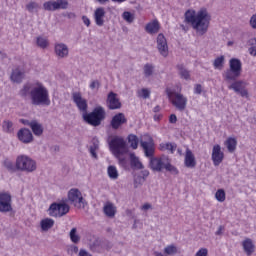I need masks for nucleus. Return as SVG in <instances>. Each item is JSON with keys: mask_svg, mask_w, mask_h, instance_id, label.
<instances>
[{"mask_svg": "<svg viewBox=\"0 0 256 256\" xmlns=\"http://www.w3.org/2000/svg\"><path fill=\"white\" fill-rule=\"evenodd\" d=\"M72 100L78 110L84 113L83 119L88 125H92V127L101 125V122L105 119V109L103 107H96L92 112L87 113L89 105L87 104V99L81 95V92L72 93Z\"/></svg>", "mask_w": 256, "mask_h": 256, "instance_id": "nucleus-1", "label": "nucleus"}, {"mask_svg": "<svg viewBox=\"0 0 256 256\" xmlns=\"http://www.w3.org/2000/svg\"><path fill=\"white\" fill-rule=\"evenodd\" d=\"M184 23L191 25L201 35H205L209 29V23H211V15L205 8H201L198 12L188 9L184 14Z\"/></svg>", "mask_w": 256, "mask_h": 256, "instance_id": "nucleus-2", "label": "nucleus"}, {"mask_svg": "<svg viewBox=\"0 0 256 256\" xmlns=\"http://www.w3.org/2000/svg\"><path fill=\"white\" fill-rule=\"evenodd\" d=\"M20 95L22 97H27V95H30L31 103L35 106L51 105L49 90H47V88L41 82H37L33 85L25 84L23 89L20 90Z\"/></svg>", "mask_w": 256, "mask_h": 256, "instance_id": "nucleus-3", "label": "nucleus"}, {"mask_svg": "<svg viewBox=\"0 0 256 256\" xmlns=\"http://www.w3.org/2000/svg\"><path fill=\"white\" fill-rule=\"evenodd\" d=\"M140 145L145 156L150 158V169L161 173V171L165 169L167 158H165V156L153 157L155 155V142L153 141V138L149 137L147 141H141Z\"/></svg>", "mask_w": 256, "mask_h": 256, "instance_id": "nucleus-4", "label": "nucleus"}, {"mask_svg": "<svg viewBox=\"0 0 256 256\" xmlns=\"http://www.w3.org/2000/svg\"><path fill=\"white\" fill-rule=\"evenodd\" d=\"M166 95L170 103L178 109V111H185L187 108V97L183 94L173 92L170 88L166 89Z\"/></svg>", "mask_w": 256, "mask_h": 256, "instance_id": "nucleus-5", "label": "nucleus"}, {"mask_svg": "<svg viewBox=\"0 0 256 256\" xmlns=\"http://www.w3.org/2000/svg\"><path fill=\"white\" fill-rule=\"evenodd\" d=\"M16 169L18 171H26L27 173H33L37 169V163L29 156L20 155L16 159Z\"/></svg>", "mask_w": 256, "mask_h": 256, "instance_id": "nucleus-6", "label": "nucleus"}, {"mask_svg": "<svg viewBox=\"0 0 256 256\" xmlns=\"http://www.w3.org/2000/svg\"><path fill=\"white\" fill-rule=\"evenodd\" d=\"M109 147L113 155H115L116 157L127 153V142H125V139H123V137L114 136L109 142Z\"/></svg>", "mask_w": 256, "mask_h": 256, "instance_id": "nucleus-7", "label": "nucleus"}, {"mask_svg": "<svg viewBox=\"0 0 256 256\" xmlns=\"http://www.w3.org/2000/svg\"><path fill=\"white\" fill-rule=\"evenodd\" d=\"M68 200L74 207L77 209H84L85 208V199L83 198V194L79 189L72 188L68 192Z\"/></svg>", "mask_w": 256, "mask_h": 256, "instance_id": "nucleus-8", "label": "nucleus"}, {"mask_svg": "<svg viewBox=\"0 0 256 256\" xmlns=\"http://www.w3.org/2000/svg\"><path fill=\"white\" fill-rule=\"evenodd\" d=\"M50 217H63L69 213V205L66 203H52L48 209Z\"/></svg>", "mask_w": 256, "mask_h": 256, "instance_id": "nucleus-9", "label": "nucleus"}, {"mask_svg": "<svg viewBox=\"0 0 256 256\" xmlns=\"http://www.w3.org/2000/svg\"><path fill=\"white\" fill-rule=\"evenodd\" d=\"M228 89L234 91V93H238V95H241L246 99H249V91L247 90V82L245 81L236 80L228 86Z\"/></svg>", "mask_w": 256, "mask_h": 256, "instance_id": "nucleus-10", "label": "nucleus"}, {"mask_svg": "<svg viewBox=\"0 0 256 256\" xmlns=\"http://www.w3.org/2000/svg\"><path fill=\"white\" fill-rule=\"evenodd\" d=\"M12 199L11 194L6 192L0 193V213H10L13 211V206L11 205Z\"/></svg>", "mask_w": 256, "mask_h": 256, "instance_id": "nucleus-11", "label": "nucleus"}, {"mask_svg": "<svg viewBox=\"0 0 256 256\" xmlns=\"http://www.w3.org/2000/svg\"><path fill=\"white\" fill-rule=\"evenodd\" d=\"M69 3L67 0H50L43 4L44 11H57V9H67Z\"/></svg>", "mask_w": 256, "mask_h": 256, "instance_id": "nucleus-12", "label": "nucleus"}, {"mask_svg": "<svg viewBox=\"0 0 256 256\" xmlns=\"http://www.w3.org/2000/svg\"><path fill=\"white\" fill-rule=\"evenodd\" d=\"M211 159L214 167H219V165L223 163V159H225V153L221 151V145L215 144L213 146Z\"/></svg>", "mask_w": 256, "mask_h": 256, "instance_id": "nucleus-13", "label": "nucleus"}, {"mask_svg": "<svg viewBox=\"0 0 256 256\" xmlns=\"http://www.w3.org/2000/svg\"><path fill=\"white\" fill-rule=\"evenodd\" d=\"M241 65H230V68L224 73L225 81H236L241 76Z\"/></svg>", "mask_w": 256, "mask_h": 256, "instance_id": "nucleus-14", "label": "nucleus"}, {"mask_svg": "<svg viewBox=\"0 0 256 256\" xmlns=\"http://www.w3.org/2000/svg\"><path fill=\"white\" fill-rule=\"evenodd\" d=\"M106 104L108 109H110L111 111L121 109L122 107L121 100H119V97H117V93L115 92H109Z\"/></svg>", "mask_w": 256, "mask_h": 256, "instance_id": "nucleus-15", "label": "nucleus"}, {"mask_svg": "<svg viewBox=\"0 0 256 256\" xmlns=\"http://www.w3.org/2000/svg\"><path fill=\"white\" fill-rule=\"evenodd\" d=\"M157 49L163 57H167L169 55V46L167 45V39L165 35L158 34L157 36Z\"/></svg>", "mask_w": 256, "mask_h": 256, "instance_id": "nucleus-16", "label": "nucleus"}, {"mask_svg": "<svg viewBox=\"0 0 256 256\" xmlns=\"http://www.w3.org/2000/svg\"><path fill=\"white\" fill-rule=\"evenodd\" d=\"M105 15L107 12L103 7H98L94 11V21L98 27H103L105 25Z\"/></svg>", "mask_w": 256, "mask_h": 256, "instance_id": "nucleus-17", "label": "nucleus"}, {"mask_svg": "<svg viewBox=\"0 0 256 256\" xmlns=\"http://www.w3.org/2000/svg\"><path fill=\"white\" fill-rule=\"evenodd\" d=\"M127 123V117L123 113H117L113 116L111 120V127L112 129H119L121 125H125Z\"/></svg>", "mask_w": 256, "mask_h": 256, "instance_id": "nucleus-18", "label": "nucleus"}, {"mask_svg": "<svg viewBox=\"0 0 256 256\" xmlns=\"http://www.w3.org/2000/svg\"><path fill=\"white\" fill-rule=\"evenodd\" d=\"M18 139L22 143H31L33 141V133L27 128H22L18 131Z\"/></svg>", "mask_w": 256, "mask_h": 256, "instance_id": "nucleus-19", "label": "nucleus"}, {"mask_svg": "<svg viewBox=\"0 0 256 256\" xmlns=\"http://www.w3.org/2000/svg\"><path fill=\"white\" fill-rule=\"evenodd\" d=\"M184 165L185 167H188V169H193L197 165V161L195 160V155L189 148L186 149Z\"/></svg>", "mask_w": 256, "mask_h": 256, "instance_id": "nucleus-20", "label": "nucleus"}, {"mask_svg": "<svg viewBox=\"0 0 256 256\" xmlns=\"http://www.w3.org/2000/svg\"><path fill=\"white\" fill-rule=\"evenodd\" d=\"M54 51H55L57 57H60L61 59H63L64 57H67V55H69V48L64 43L55 44Z\"/></svg>", "mask_w": 256, "mask_h": 256, "instance_id": "nucleus-21", "label": "nucleus"}, {"mask_svg": "<svg viewBox=\"0 0 256 256\" xmlns=\"http://www.w3.org/2000/svg\"><path fill=\"white\" fill-rule=\"evenodd\" d=\"M159 29H161V25L157 20H153L145 26V31L148 32L149 35H155L156 33H159Z\"/></svg>", "mask_w": 256, "mask_h": 256, "instance_id": "nucleus-22", "label": "nucleus"}, {"mask_svg": "<svg viewBox=\"0 0 256 256\" xmlns=\"http://www.w3.org/2000/svg\"><path fill=\"white\" fill-rule=\"evenodd\" d=\"M10 79L13 81V83H21V81L25 79V71L21 70L20 68H16L12 71Z\"/></svg>", "mask_w": 256, "mask_h": 256, "instance_id": "nucleus-23", "label": "nucleus"}, {"mask_svg": "<svg viewBox=\"0 0 256 256\" xmlns=\"http://www.w3.org/2000/svg\"><path fill=\"white\" fill-rule=\"evenodd\" d=\"M242 246L246 255L251 256L255 253V244H253V240H251V238H246L242 242Z\"/></svg>", "mask_w": 256, "mask_h": 256, "instance_id": "nucleus-24", "label": "nucleus"}, {"mask_svg": "<svg viewBox=\"0 0 256 256\" xmlns=\"http://www.w3.org/2000/svg\"><path fill=\"white\" fill-rule=\"evenodd\" d=\"M103 212L106 215V217L113 218L117 214V207H115V205H113V203L107 202L104 205Z\"/></svg>", "mask_w": 256, "mask_h": 256, "instance_id": "nucleus-25", "label": "nucleus"}, {"mask_svg": "<svg viewBox=\"0 0 256 256\" xmlns=\"http://www.w3.org/2000/svg\"><path fill=\"white\" fill-rule=\"evenodd\" d=\"M225 147L229 153H235L237 149V138L228 137L224 142Z\"/></svg>", "mask_w": 256, "mask_h": 256, "instance_id": "nucleus-26", "label": "nucleus"}, {"mask_svg": "<svg viewBox=\"0 0 256 256\" xmlns=\"http://www.w3.org/2000/svg\"><path fill=\"white\" fill-rule=\"evenodd\" d=\"M30 129H32V132L37 137H40V135H43V126L35 120L31 121Z\"/></svg>", "mask_w": 256, "mask_h": 256, "instance_id": "nucleus-27", "label": "nucleus"}, {"mask_svg": "<svg viewBox=\"0 0 256 256\" xmlns=\"http://www.w3.org/2000/svg\"><path fill=\"white\" fill-rule=\"evenodd\" d=\"M159 150L160 151H169L170 153H175V151L177 150V144L171 143V142L161 143L159 145Z\"/></svg>", "mask_w": 256, "mask_h": 256, "instance_id": "nucleus-28", "label": "nucleus"}, {"mask_svg": "<svg viewBox=\"0 0 256 256\" xmlns=\"http://www.w3.org/2000/svg\"><path fill=\"white\" fill-rule=\"evenodd\" d=\"M130 165L132 169H143V163L139 160V158L135 154H130Z\"/></svg>", "mask_w": 256, "mask_h": 256, "instance_id": "nucleus-29", "label": "nucleus"}, {"mask_svg": "<svg viewBox=\"0 0 256 256\" xmlns=\"http://www.w3.org/2000/svg\"><path fill=\"white\" fill-rule=\"evenodd\" d=\"M55 225V221L51 218H45L41 220L40 226L42 231H49Z\"/></svg>", "mask_w": 256, "mask_h": 256, "instance_id": "nucleus-30", "label": "nucleus"}, {"mask_svg": "<svg viewBox=\"0 0 256 256\" xmlns=\"http://www.w3.org/2000/svg\"><path fill=\"white\" fill-rule=\"evenodd\" d=\"M127 141L131 147V149H137L139 147V137L135 134H129L127 136Z\"/></svg>", "mask_w": 256, "mask_h": 256, "instance_id": "nucleus-31", "label": "nucleus"}, {"mask_svg": "<svg viewBox=\"0 0 256 256\" xmlns=\"http://www.w3.org/2000/svg\"><path fill=\"white\" fill-rule=\"evenodd\" d=\"M36 44L38 47H40V49H47L49 47V39L38 36L36 38Z\"/></svg>", "mask_w": 256, "mask_h": 256, "instance_id": "nucleus-32", "label": "nucleus"}, {"mask_svg": "<svg viewBox=\"0 0 256 256\" xmlns=\"http://www.w3.org/2000/svg\"><path fill=\"white\" fill-rule=\"evenodd\" d=\"M107 173L110 179H119V171H117V167L113 165L108 166Z\"/></svg>", "mask_w": 256, "mask_h": 256, "instance_id": "nucleus-33", "label": "nucleus"}, {"mask_svg": "<svg viewBox=\"0 0 256 256\" xmlns=\"http://www.w3.org/2000/svg\"><path fill=\"white\" fill-rule=\"evenodd\" d=\"M165 255H176L178 253L177 246L174 244L168 245L164 248Z\"/></svg>", "mask_w": 256, "mask_h": 256, "instance_id": "nucleus-34", "label": "nucleus"}, {"mask_svg": "<svg viewBox=\"0 0 256 256\" xmlns=\"http://www.w3.org/2000/svg\"><path fill=\"white\" fill-rule=\"evenodd\" d=\"M215 199H216V201H219V203H224V201L226 199L225 190L218 189L215 193Z\"/></svg>", "mask_w": 256, "mask_h": 256, "instance_id": "nucleus-35", "label": "nucleus"}, {"mask_svg": "<svg viewBox=\"0 0 256 256\" xmlns=\"http://www.w3.org/2000/svg\"><path fill=\"white\" fill-rule=\"evenodd\" d=\"M2 129L6 133H13V122L5 120L2 124Z\"/></svg>", "mask_w": 256, "mask_h": 256, "instance_id": "nucleus-36", "label": "nucleus"}, {"mask_svg": "<svg viewBox=\"0 0 256 256\" xmlns=\"http://www.w3.org/2000/svg\"><path fill=\"white\" fill-rule=\"evenodd\" d=\"M26 9H27V11H29V13H33V11H37V9H39V4L37 2L30 1L26 5Z\"/></svg>", "mask_w": 256, "mask_h": 256, "instance_id": "nucleus-37", "label": "nucleus"}, {"mask_svg": "<svg viewBox=\"0 0 256 256\" xmlns=\"http://www.w3.org/2000/svg\"><path fill=\"white\" fill-rule=\"evenodd\" d=\"M164 169H166V171H169L170 173H174L175 175L179 174V170H177V168H175V166H173L169 162L164 163Z\"/></svg>", "mask_w": 256, "mask_h": 256, "instance_id": "nucleus-38", "label": "nucleus"}, {"mask_svg": "<svg viewBox=\"0 0 256 256\" xmlns=\"http://www.w3.org/2000/svg\"><path fill=\"white\" fill-rule=\"evenodd\" d=\"M70 239L72 243H79V235H77V228H72L70 231Z\"/></svg>", "mask_w": 256, "mask_h": 256, "instance_id": "nucleus-39", "label": "nucleus"}, {"mask_svg": "<svg viewBox=\"0 0 256 256\" xmlns=\"http://www.w3.org/2000/svg\"><path fill=\"white\" fill-rule=\"evenodd\" d=\"M122 17H123L124 21H127V23H133V21H135V16H133V14L131 12L125 11L122 14Z\"/></svg>", "mask_w": 256, "mask_h": 256, "instance_id": "nucleus-40", "label": "nucleus"}, {"mask_svg": "<svg viewBox=\"0 0 256 256\" xmlns=\"http://www.w3.org/2000/svg\"><path fill=\"white\" fill-rule=\"evenodd\" d=\"M4 167H6V169H8V171H11L12 173L17 171V166H15L13 162H11V160L6 159L4 161Z\"/></svg>", "mask_w": 256, "mask_h": 256, "instance_id": "nucleus-41", "label": "nucleus"}, {"mask_svg": "<svg viewBox=\"0 0 256 256\" xmlns=\"http://www.w3.org/2000/svg\"><path fill=\"white\" fill-rule=\"evenodd\" d=\"M144 75L145 77H151L153 75V66L146 65L144 67Z\"/></svg>", "mask_w": 256, "mask_h": 256, "instance_id": "nucleus-42", "label": "nucleus"}, {"mask_svg": "<svg viewBox=\"0 0 256 256\" xmlns=\"http://www.w3.org/2000/svg\"><path fill=\"white\" fill-rule=\"evenodd\" d=\"M208 255H209V250H207V248H201L195 254V256H208Z\"/></svg>", "mask_w": 256, "mask_h": 256, "instance_id": "nucleus-43", "label": "nucleus"}, {"mask_svg": "<svg viewBox=\"0 0 256 256\" xmlns=\"http://www.w3.org/2000/svg\"><path fill=\"white\" fill-rule=\"evenodd\" d=\"M116 158L119 161V166L120 167H124V169L127 168V158H123V157H121V155L119 157H116Z\"/></svg>", "mask_w": 256, "mask_h": 256, "instance_id": "nucleus-44", "label": "nucleus"}, {"mask_svg": "<svg viewBox=\"0 0 256 256\" xmlns=\"http://www.w3.org/2000/svg\"><path fill=\"white\" fill-rule=\"evenodd\" d=\"M194 93L195 95H201V93H203V86L201 84H196L194 86Z\"/></svg>", "mask_w": 256, "mask_h": 256, "instance_id": "nucleus-45", "label": "nucleus"}, {"mask_svg": "<svg viewBox=\"0 0 256 256\" xmlns=\"http://www.w3.org/2000/svg\"><path fill=\"white\" fill-rule=\"evenodd\" d=\"M150 95L151 92L148 89L143 88L141 90V97H143V99H149Z\"/></svg>", "mask_w": 256, "mask_h": 256, "instance_id": "nucleus-46", "label": "nucleus"}, {"mask_svg": "<svg viewBox=\"0 0 256 256\" xmlns=\"http://www.w3.org/2000/svg\"><path fill=\"white\" fill-rule=\"evenodd\" d=\"M223 63H225V56L217 57L214 60V65H223Z\"/></svg>", "mask_w": 256, "mask_h": 256, "instance_id": "nucleus-47", "label": "nucleus"}, {"mask_svg": "<svg viewBox=\"0 0 256 256\" xmlns=\"http://www.w3.org/2000/svg\"><path fill=\"white\" fill-rule=\"evenodd\" d=\"M180 75H181L182 79H190V77H191V74H189V71H187V70H181Z\"/></svg>", "mask_w": 256, "mask_h": 256, "instance_id": "nucleus-48", "label": "nucleus"}, {"mask_svg": "<svg viewBox=\"0 0 256 256\" xmlns=\"http://www.w3.org/2000/svg\"><path fill=\"white\" fill-rule=\"evenodd\" d=\"M100 85H101V84L99 83L98 80H94V81H92L91 84H90V89H99Z\"/></svg>", "mask_w": 256, "mask_h": 256, "instance_id": "nucleus-49", "label": "nucleus"}, {"mask_svg": "<svg viewBox=\"0 0 256 256\" xmlns=\"http://www.w3.org/2000/svg\"><path fill=\"white\" fill-rule=\"evenodd\" d=\"M250 26L252 29H256V14L252 15L250 18Z\"/></svg>", "mask_w": 256, "mask_h": 256, "instance_id": "nucleus-50", "label": "nucleus"}, {"mask_svg": "<svg viewBox=\"0 0 256 256\" xmlns=\"http://www.w3.org/2000/svg\"><path fill=\"white\" fill-rule=\"evenodd\" d=\"M82 21H83L84 25H86V27H90V25H91V20L89 19V17H87V16H82Z\"/></svg>", "mask_w": 256, "mask_h": 256, "instance_id": "nucleus-51", "label": "nucleus"}, {"mask_svg": "<svg viewBox=\"0 0 256 256\" xmlns=\"http://www.w3.org/2000/svg\"><path fill=\"white\" fill-rule=\"evenodd\" d=\"M169 123L175 125V123H177V115L171 114V115L169 116Z\"/></svg>", "mask_w": 256, "mask_h": 256, "instance_id": "nucleus-52", "label": "nucleus"}, {"mask_svg": "<svg viewBox=\"0 0 256 256\" xmlns=\"http://www.w3.org/2000/svg\"><path fill=\"white\" fill-rule=\"evenodd\" d=\"M97 148L94 146H91L90 147V153H91V155H92V157H94V159H97Z\"/></svg>", "mask_w": 256, "mask_h": 256, "instance_id": "nucleus-53", "label": "nucleus"}, {"mask_svg": "<svg viewBox=\"0 0 256 256\" xmlns=\"http://www.w3.org/2000/svg\"><path fill=\"white\" fill-rule=\"evenodd\" d=\"M229 65H241V60L237 59V58H232L230 60Z\"/></svg>", "mask_w": 256, "mask_h": 256, "instance_id": "nucleus-54", "label": "nucleus"}, {"mask_svg": "<svg viewBox=\"0 0 256 256\" xmlns=\"http://www.w3.org/2000/svg\"><path fill=\"white\" fill-rule=\"evenodd\" d=\"M249 53H250V55H253V57H256V46L251 47L249 49Z\"/></svg>", "mask_w": 256, "mask_h": 256, "instance_id": "nucleus-55", "label": "nucleus"}, {"mask_svg": "<svg viewBox=\"0 0 256 256\" xmlns=\"http://www.w3.org/2000/svg\"><path fill=\"white\" fill-rule=\"evenodd\" d=\"M20 123H22V125H27L28 127H31V122H29V120L20 119Z\"/></svg>", "mask_w": 256, "mask_h": 256, "instance_id": "nucleus-56", "label": "nucleus"}, {"mask_svg": "<svg viewBox=\"0 0 256 256\" xmlns=\"http://www.w3.org/2000/svg\"><path fill=\"white\" fill-rule=\"evenodd\" d=\"M163 119V115L162 114H155L154 115V121H161Z\"/></svg>", "mask_w": 256, "mask_h": 256, "instance_id": "nucleus-57", "label": "nucleus"}, {"mask_svg": "<svg viewBox=\"0 0 256 256\" xmlns=\"http://www.w3.org/2000/svg\"><path fill=\"white\" fill-rule=\"evenodd\" d=\"M79 256H91V254H89V252H87L86 250H80Z\"/></svg>", "mask_w": 256, "mask_h": 256, "instance_id": "nucleus-58", "label": "nucleus"}, {"mask_svg": "<svg viewBox=\"0 0 256 256\" xmlns=\"http://www.w3.org/2000/svg\"><path fill=\"white\" fill-rule=\"evenodd\" d=\"M224 229H225V227L219 226L218 230L216 231V235H222Z\"/></svg>", "mask_w": 256, "mask_h": 256, "instance_id": "nucleus-59", "label": "nucleus"}, {"mask_svg": "<svg viewBox=\"0 0 256 256\" xmlns=\"http://www.w3.org/2000/svg\"><path fill=\"white\" fill-rule=\"evenodd\" d=\"M148 209H151V204L146 203V204H144V205L142 206V210H143V211H147Z\"/></svg>", "mask_w": 256, "mask_h": 256, "instance_id": "nucleus-60", "label": "nucleus"}, {"mask_svg": "<svg viewBox=\"0 0 256 256\" xmlns=\"http://www.w3.org/2000/svg\"><path fill=\"white\" fill-rule=\"evenodd\" d=\"M248 44H249V45H256V38H251V39L248 41Z\"/></svg>", "mask_w": 256, "mask_h": 256, "instance_id": "nucleus-61", "label": "nucleus"}, {"mask_svg": "<svg viewBox=\"0 0 256 256\" xmlns=\"http://www.w3.org/2000/svg\"><path fill=\"white\" fill-rule=\"evenodd\" d=\"M153 111H154V113H159V111H161V106H159V105L155 106Z\"/></svg>", "mask_w": 256, "mask_h": 256, "instance_id": "nucleus-62", "label": "nucleus"}, {"mask_svg": "<svg viewBox=\"0 0 256 256\" xmlns=\"http://www.w3.org/2000/svg\"><path fill=\"white\" fill-rule=\"evenodd\" d=\"M100 5H104V3H107L109 0H97Z\"/></svg>", "mask_w": 256, "mask_h": 256, "instance_id": "nucleus-63", "label": "nucleus"}, {"mask_svg": "<svg viewBox=\"0 0 256 256\" xmlns=\"http://www.w3.org/2000/svg\"><path fill=\"white\" fill-rule=\"evenodd\" d=\"M154 255L155 256H164L163 253H161V252H154Z\"/></svg>", "mask_w": 256, "mask_h": 256, "instance_id": "nucleus-64", "label": "nucleus"}]
</instances>
